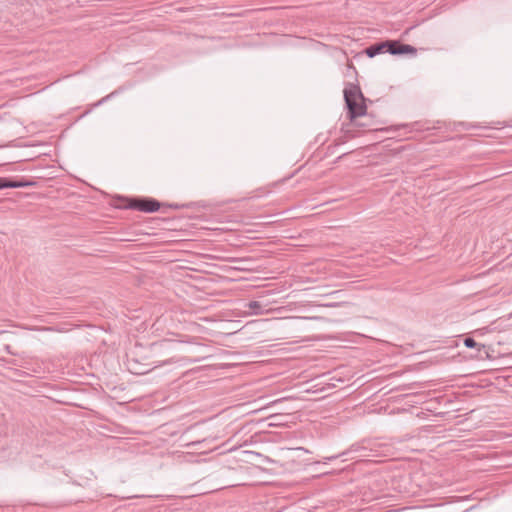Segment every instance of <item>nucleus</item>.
<instances>
[{
  "label": "nucleus",
  "instance_id": "423d86ee",
  "mask_svg": "<svg viewBox=\"0 0 512 512\" xmlns=\"http://www.w3.org/2000/svg\"><path fill=\"white\" fill-rule=\"evenodd\" d=\"M368 57L372 58L378 54L385 52V45L384 42L376 43L374 45L369 46L365 50Z\"/></svg>",
  "mask_w": 512,
  "mask_h": 512
},
{
  "label": "nucleus",
  "instance_id": "0eeeda50",
  "mask_svg": "<svg viewBox=\"0 0 512 512\" xmlns=\"http://www.w3.org/2000/svg\"><path fill=\"white\" fill-rule=\"evenodd\" d=\"M247 307L252 310V313L255 315H261L267 310L264 309L263 305L259 301H250L247 304Z\"/></svg>",
  "mask_w": 512,
  "mask_h": 512
},
{
  "label": "nucleus",
  "instance_id": "ddd939ff",
  "mask_svg": "<svg viewBox=\"0 0 512 512\" xmlns=\"http://www.w3.org/2000/svg\"><path fill=\"white\" fill-rule=\"evenodd\" d=\"M425 409L424 407H417V410H423Z\"/></svg>",
  "mask_w": 512,
  "mask_h": 512
},
{
  "label": "nucleus",
  "instance_id": "7ed1b4c3",
  "mask_svg": "<svg viewBox=\"0 0 512 512\" xmlns=\"http://www.w3.org/2000/svg\"><path fill=\"white\" fill-rule=\"evenodd\" d=\"M385 52H388L392 55H401L405 53L414 54L416 53V48L412 45L403 44L399 41L395 40H387L384 41Z\"/></svg>",
  "mask_w": 512,
  "mask_h": 512
},
{
  "label": "nucleus",
  "instance_id": "39448f33",
  "mask_svg": "<svg viewBox=\"0 0 512 512\" xmlns=\"http://www.w3.org/2000/svg\"><path fill=\"white\" fill-rule=\"evenodd\" d=\"M266 421H268V427H280L286 423L283 414H272L266 418Z\"/></svg>",
  "mask_w": 512,
  "mask_h": 512
},
{
  "label": "nucleus",
  "instance_id": "9d476101",
  "mask_svg": "<svg viewBox=\"0 0 512 512\" xmlns=\"http://www.w3.org/2000/svg\"><path fill=\"white\" fill-rule=\"evenodd\" d=\"M169 207L174 208V209H179L180 208V206L177 205V204H170Z\"/></svg>",
  "mask_w": 512,
  "mask_h": 512
},
{
  "label": "nucleus",
  "instance_id": "f03ea898",
  "mask_svg": "<svg viewBox=\"0 0 512 512\" xmlns=\"http://www.w3.org/2000/svg\"><path fill=\"white\" fill-rule=\"evenodd\" d=\"M161 203L153 198H133L129 200L127 208L141 212L152 213L159 210Z\"/></svg>",
  "mask_w": 512,
  "mask_h": 512
},
{
  "label": "nucleus",
  "instance_id": "20e7f679",
  "mask_svg": "<svg viewBox=\"0 0 512 512\" xmlns=\"http://www.w3.org/2000/svg\"><path fill=\"white\" fill-rule=\"evenodd\" d=\"M28 185H30V183L21 182V181H12V180H8L6 178H0V189H3V188H20V187H26Z\"/></svg>",
  "mask_w": 512,
  "mask_h": 512
},
{
  "label": "nucleus",
  "instance_id": "9b49d317",
  "mask_svg": "<svg viewBox=\"0 0 512 512\" xmlns=\"http://www.w3.org/2000/svg\"><path fill=\"white\" fill-rule=\"evenodd\" d=\"M424 128L421 126L418 125V128H417V131L419 132L420 130H423Z\"/></svg>",
  "mask_w": 512,
  "mask_h": 512
},
{
  "label": "nucleus",
  "instance_id": "1a4fd4ad",
  "mask_svg": "<svg viewBox=\"0 0 512 512\" xmlns=\"http://www.w3.org/2000/svg\"><path fill=\"white\" fill-rule=\"evenodd\" d=\"M35 330H45V331H51V327H41V328H35Z\"/></svg>",
  "mask_w": 512,
  "mask_h": 512
},
{
  "label": "nucleus",
  "instance_id": "f8f14e48",
  "mask_svg": "<svg viewBox=\"0 0 512 512\" xmlns=\"http://www.w3.org/2000/svg\"><path fill=\"white\" fill-rule=\"evenodd\" d=\"M425 409L424 407H417V410H423Z\"/></svg>",
  "mask_w": 512,
  "mask_h": 512
},
{
  "label": "nucleus",
  "instance_id": "f257e3e1",
  "mask_svg": "<svg viewBox=\"0 0 512 512\" xmlns=\"http://www.w3.org/2000/svg\"><path fill=\"white\" fill-rule=\"evenodd\" d=\"M344 98L351 119L362 116L366 113V106L363 103V95L357 86H351L344 90Z\"/></svg>",
  "mask_w": 512,
  "mask_h": 512
},
{
  "label": "nucleus",
  "instance_id": "6e6552de",
  "mask_svg": "<svg viewBox=\"0 0 512 512\" xmlns=\"http://www.w3.org/2000/svg\"><path fill=\"white\" fill-rule=\"evenodd\" d=\"M464 345L467 347V348H476V347H479L480 345L471 337H467L464 339Z\"/></svg>",
  "mask_w": 512,
  "mask_h": 512
}]
</instances>
